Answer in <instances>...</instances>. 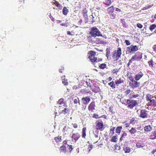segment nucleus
Wrapping results in <instances>:
<instances>
[{
    "instance_id": "4468645a",
    "label": "nucleus",
    "mask_w": 156,
    "mask_h": 156,
    "mask_svg": "<svg viewBox=\"0 0 156 156\" xmlns=\"http://www.w3.org/2000/svg\"><path fill=\"white\" fill-rule=\"evenodd\" d=\"M95 102L93 101L90 103L88 107V109L89 111L93 112L95 109Z\"/></svg>"
},
{
    "instance_id": "3c124183",
    "label": "nucleus",
    "mask_w": 156,
    "mask_h": 156,
    "mask_svg": "<svg viewBox=\"0 0 156 156\" xmlns=\"http://www.w3.org/2000/svg\"><path fill=\"white\" fill-rule=\"evenodd\" d=\"M131 91L130 90L128 89V90H126L124 92V93H125L126 95H127L130 93Z\"/></svg>"
},
{
    "instance_id": "7ed1b4c3",
    "label": "nucleus",
    "mask_w": 156,
    "mask_h": 156,
    "mask_svg": "<svg viewBox=\"0 0 156 156\" xmlns=\"http://www.w3.org/2000/svg\"><path fill=\"white\" fill-rule=\"evenodd\" d=\"M89 34L92 37H95L96 36H102V35L101 34L100 31L97 28L95 27L91 28Z\"/></svg>"
},
{
    "instance_id": "49530a36",
    "label": "nucleus",
    "mask_w": 156,
    "mask_h": 156,
    "mask_svg": "<svg viewBox=\"0 0 156 156\" xmlns=\"http://www.w3.org/2000/svg\"><path fill=\"white\" fill-rule=\"evenodd\" d=\"M109 111L111 112L112 113H114L115 112L113 111V106H111L109 108Z\"/></svg>"
},
{
    "instance_id": "0eeeda50",
    "label": "nucleus",
    "mask_w": 156,
    "mask_h": 156,
    "mask_svg": "<svg viewBox=\"0 0 156 156\" xmlns=\"http://www.w3.org/2000/svg\"><path fill=\"white\" fill-rule=\"evenodd\" d=\"M131 82H129V85L130 87L132 89H134L136 87H138L140 85V83L137 82L134 79L131 80Z\"/></svg>"
},
{
    "instance_id": "39448f33",
    "label": "nucleus",
    "mask_w": 156,
    "mask_h": 156,
    "mask_svg": "<svg viewBox=\"0 0 156 156\" xmlns=\"http://www.w3.org/2000/svg\"><path fill=\"white\" fill-rule=\"evenodd\" d=\"M104 126L103 121L101 120H98L96 122L95 128L97 130L101 131H103L105 129Z\"/></svg>"
},
{
    "instance_id": "69168bd1",
    "label": "nucleus",
    "mask_w": 156,
    "mask_h": 156,
    "mask_svg": "<svg viewBox=\"0 0 156 156\" xmlns=\"http://www.w3.org/2000/svg\"><path fill=\"white\" fill-rule=\"evenodd\" d=\"M102 59L101 58H98V59H97V62H96V63H97L98 62H99L100 61H102Z\"/></svg>"
},
{
    "instance_id": "0e129e2a",
    "label": "nucleus",
    "mask_w": 156,
    "mask_h": 156,
    "mask_svg": "<svg viewBox=\"0 0 156 156\" xmlns=\"http://www.w3.org/2000/svg\"><path fill=\"white\" fill-rule=\"evenodd\" d=\"M86 106H83V107H82V109L83 110H85L86 109Z\"/></svg>"
},
{
    "instance_id": "6e6d98bb",
    "label": "nucleus",
    "mask_w": 156,
    "mask_h": 156,
    "mask_svg": "<svg viewBox=\"0 0 156 156\" xmlns=\"http://www.w3.org/2000/svg\"><path fill=\"white\" fill-rule=\"evenodd\" d=\"M72 125L74 128H77L78 127V125L76 123H72Z\"/></svg>"
},
{
    "instance_id": "de8ad7c7",
    "label": "nucleus",
    "mask_w": 156,
    "mask_h": 156,
    "mask_svg": "<svg viewBox=\"0 0 156 156\" xmlns=\"http://www.w3.org/2000/svg\"><path fill=\"white\" fill-rule=\"evenodd\" d=\"M73 102L75 104H76L78 103L80 104V100L78 98H77L76 99H75L74 100Z\"/></svg>"
},
{
    "instance_id": "ddd939ff",
    "label": "nucleus",
    "mask_w": 156,
    "mask_h": 156,
    "mask_svg": "<svg viewBox=\"0 0 156 156\" xmlns=\"http://www.w3.org/2000/svg\"><path fill=\"white\" fill-rule=\"evenodd\" d=\"M87 84V86L90 87V90L93 92L96 93H98L99 92L100 90L99 87L94 86V87H92V86L90 83H89V85H88Z\"/></svg>"
},
{
    "instance_id": "f3484780",
    "label": "nucleus",
    "mask_w": 156,
    "mask_h": 156,
    "mask_svg": "<svg viewBox=\"0 0 156 156\" xmlns=\"http://www.w3.org/2000/svg\"><path fill=\"white\" fill-rule=\"evenodd\" d=\"M143 76V73L140 72L139 73H137L135 76L134 78L136 81L139 80Z\"/></svg>"
},
{
    "instance_id": "79ce46f5",
    "label": "nucleus",
    "mask_w": 156,
    "mask_h": 156,
    "mask_svg": "<svg viewBox=\"0 0 156 156\" xmlns=\"http://www.w3.org/2000/svg\"><path fill=\"white\" fill-rule=\"evenodd\" d=\"M144 147L143 144L142 143L137 142L136 144V147L137 148H140Z\"/></svg>"
},
{
    "instance_id": "412c9836",
    "label": "nucleus",
    "mask_w": 156,
    "mask_h": 156,
    "mask_svg": "<svg viewBox=\"0 0 156 156\" xmlns=\"http://www.w3.org/2000/svg\"><path fill=\"white\" fill-rule=\"evenodd\" d=\"M114 8L113 6H112L107 9V12L109 14L110 13H113L114 11Z\"/></svg>"
},
{
    "instance_id": "b1692460",
    "label": "nucleus",
    "mask_w": 156,
    "mask_h": 156,
    "mask_svg": "<svg viewBox=\"0 0 156 156\" xmlns=\"http://www.w3.org/2000/svg\"><path fill=\"white\" fill-rule=\"evenodd\" d=\"M123 150L125 153H129L131 151L130 148L127 146L124 147Z\"/></svg>"
},
{
    "instance_id": "338daca9",
    "label": "nucleus",
    "mask_w": 156,
    "mask_h": 156,
    "mask_svg": "<svg viewBox=\"0 0 156 156\" xmlns=\"http://www.w3.org/2000/svg\"><path fill=\"white\" fill-rule=\"evenodd\" d=\"M73 89L76 90L78 88V87L76 86H74L73 87Z\"/></svg>"
},
{
    "instance_id": "1a4fd4ad",
    "label": "nucleus",
    "mask_w": 156,
    "mask_h": 156,
    "mask_svg": "<svg viewBox=\"0 0 156 156\" xmlns=\"http://www.w3.org/2000/svg\"><path fill=\"white\" fill-rule=\"evenodd\" d=\"M134 60L139 61L142 57V54L141 53L137 52L132 57Z\"/></svg>"
},
{
    "instance_id": "58836bf2",
    "label": "nucleus",
    "mask_w": 156,
    "mask_h": 156,
    "mask_svg": "<svg viewBox=\"0 0 156 156\" xmlns=\"http://www.w3.org/2000/svg\"><path fill=\"white\" fill-rule=\"evenodd\" d=\"M148 65L149 66L152 67H153V61L152 59H151L150 61H149L148 62Z\"/></svg>"
},
{
    "instance_id": "c85d7f7f",
    "label": "nucleus",
    "mask_w": 156,
    "mask_h": 156,
    "mask_svg": "<svg viewBox=\"0 0 156 156\" xmlns=\"http://www.w3.org/2000/svg\"><path fill=\"white\" fill-rule=\"evenodd\" d=\"M62 136H58L55 137L54 138V140H55V142L56 143L60 142L62 140Z\"/></svg>"
},
{
    "instance_id": "2f4dec72",
    "label": "nucleus",
    "mask_w": 156,
    "mask_h": 156,
    "mask_svg": "<svg viewBox=\"0 0 156 156\" xmlns=\"http://www.w3.org/2000/svg\"><path fill=\"white\" fill-rule=\"evenodd\" d=\"M132 75V74L131 72H128L126 74L127 76L130 81L133 79Z\"/></svg>"
},
{
    "instance_id": "774afa93",
    "label": "nucleus",
    "mask_w": 156,
    "mask_h": 156,
    "mask_svg": "<svg viewBox=\"0 0 156 156\" xmlns=\"http://www.w3.org/2000/svg\"><path fill=\"white\" fill-rule=\"evenodd\" d=\"M61 78L62 79V80L66 79V76L65 75L62 76L61 77Z\"/></svg>"
},
{
    "instance_id": "72a5a7b5",
    "label": "nucleus",
    "mask_w": 156,
    "mask_h": 156,
    "mask_svg": "<svg viewBox=\"0 0 156 156\" xmlns=\"http://www.w3.org/2000/svg\"><path fill=\"white\" fill-rule=\"evenodd\" d=\"M52 3L55 5L57 7H59L61 6V4L55 0H53L52 1Z\"/></svg>"
},
{
    "instance_id": "a18cd8bd",
    "label": "nucleus",
    "mask_w": 156,
    "mask_h": 156,
    "mask_svg": "<svg viewBox=\"0 0 156 156\" xmlns=\"http://www.w3.org/2000/svg\"><path fill=\"white\" fill-rule=\"evenodd\" d=\"M62 83L65 85L66 86L68 85V83L67 81V79H65L62 80Z\"/></svg>"
},
{
    "instance_id": "bf43d9fd",
    "label": "nucleus",
    "mask_w": 156,
    "mask_h": 156,
    "mask_svg": "<svg viewBox=\"0 0 156 156\" xmlns=\"http://www.w3.org/2000/svg\"><path fill=\"white\" fill-rule=\"evenodd\" d=\"M83 22V20H82L81 19L80 20H79L78 22V24H79L80 25H81V24Z\"/></svg>"
},
{
    "instance_id": "20e7f679",
    "label": "nucleus",
    "mask_w": 156,
    "mask_h": 156,
    "mask_svg": "<svg viewBox=\"0 0 156 156\" xmlns=\"http://www.w3.org/2000/svg\"><path fill=\"white\" fill-rule=\"evenodd\" d=\"M88 54L89 55L88 58L92 63L95 65L96 62H97V58L95 57V56L96 55L95 52L91 51H89ZM94 66L96 67L95 66Z\"/></svg>"
},
{
    "instance_id": "cd10ccee",
    "label": "nucleus",
    "mask_w": 156,
    "mask_h": 156,
    "mask_svg": "<svg viewBox=\"0 0 156 156\" xmlns=\"http://www.w3.org/2000/svg\"><path fill=\"white\" fill-rule=\"evenodd\" d=\"M122 129V126H118L115 129V133H117L119 134Z\"/></svg>"
},
{
    "instance_id": "a211bd4d",
    "label": "nucleus",
    "mask_w": 156,
    "mask_h": 156,
    "mask_svg": "<svg viewBox=\"0 0 156 156\" xmlns=\"http://www.w3.org/2000/svg\"><path fill=\"white\" fill-rule=\"evenodd\" d=\"M149 138L151 140L156 139V130L152 132L149 136Z\"/></svg>"
},
{
    "instance_id": "dca6fc26",
    "label": "nucleus",
    "mask_w": 156,
    "mask_h": 156,
    "mask_svg": "<svg viewBox=\"0 0 156 156\" xmlns=\"http://www.w3.org/2000/svg\"><path fill=\"white\" fill-rule=\"evenodd\" d=\"M88 11L86 8H83L82 11V13L83 17L86 20L88 18L87 15Z\"/></svg>"
},
{
    "instance_id": "c9c22d12",
    "label": "nucleus",
    "mask_w": 156,
    "mask_h": 156,
    "mask_svg": "<svg viewBox=\"0 0 156 156\" xmlns=\"http://www.w3.org/2000/svg\"><path fill=\"white\" fill-rule=\"evenodd\" d=\"M153 6V4H152V5H148L147 6H145L142 8V10H146L149 9L150 8L152 7Z\"/></svg>"
},
{
    "instance_id": "13d9d810",
    "label": "nucleus",
    "mask_w": 156,
    "mask_h": 156,
    "mask_svg": "<svg viewBox=\"0 0 156 156\" xmlns=\"http://www.w3.org/2000/svg\"><path fill=\"white\" fill-rule=\"evenodd\" d=\"M69 150L70 152L71 151H72V150L73 149V148L72 147L73 146L72 145H69Z\"/></svg>"
},
{
    "instance_id": "4d7b16f0",
    "label": "nucleus",
    "mask_w": 156,
    "mask_h": 156,
    "mask_svg": "<svg viewBox=\"0 0 156 156\" xmlns=\"http://www.w3.org/2000/svg\"><path fill=\"white\" fill-rule=\"evenodd\" d=\"M135 118H133L130 121V123L132 124L133 123V122L135 121Z\"/></svg>"
},
{
    "instance_id": "5fc2aeb1",
    "label": "nucleus",
    "mask_w": 156,
    "mask_h": 156,
    "mask_svg": "<svg viewBox=\"0 0 156 156\" xmlns=\"http://www.w3.org/2000/svg\"><path fill=\"white\" fill-rule=\"evenodd\" d=\"M125 43H126V45H130V41L129 40H126L125 41Z\"/></svg>"
},
{
    "instance_id": "37998d69",
    "label": "nucleus",
    "mask_w": 156,
    "mask_h": 156,
    "mask_svg": "<svg viewBox=\"0 0 156 156\" xmlns=\"http://www.w3.org/2000/svg\"><path fill=\"white\" fill-rule=\"evenodd\" d=\"M110 18L112 19H114L115 18L116 15L113 12V13L109 14Z\"/></svg>"
},
{
    "instance_id": "680f3d73",
    "label": "nucleus",
    "mask_w": 156,
    "mask_h": 156,
    "mask_svg": "<svg viewBox=\"0 0 156 156\" xmlns=\"http://www.w3.org/2000/svg\"><path fill=\"white\" fill-rule=\"evenodd\" d=\"M153 49L154 51L156 53V44L153 46Z\"/></svg>"
},
{
    "instance_id": "f257e3e1",
    "label": "nucleus",
    "mask_w": 156,
    "mask_h": 156,
    "mask_svg": "<svg viewBox=\"0 0 156 156\" xmlns=\"http://www.w3.org/2000/svg\"><path fill=\"white\" fill-rule=\"evenodd\" d=\"M146 100L148 101L147 104V106H153L154 107L156 106V98L154 97L150 94H147L146 95Z\"/></svg>"
},
{
    "instance_id": "864d4df0",
    "label": "nucleus",
    "mask_w": 156,
    "mask_h": 156,
    "mask_svg": "<svg viewBox=\"0 0 156 156\" xmlns=\"http://www.w3.org/2000/svg\"><path fill=\"white\" fill-rule=\"evenodd\" d=\"M137 27L140 29H141L143 27V26L140 23H138L136 24Z\"/></svg>"
},
{
    "instance_id": "f03ea898",
    "label": "nucleus",
    "mask_w": 156,
    "mask_h": 156,
    "mask_svg": "<svg viewBox=\"0 0 156 156\" xmlns=\"http://www.w3.org/2000/svg\"><path fill=\"white\" fill-rule=\"evenodd\" d=\"M122 50L121 48H118L116 50L114 51L112 53V57L115 61L118 60L121 57L122 55Z\"/></svg>"
},
{
    "instance_id": "e433bc0d",
    "label": "nucleus",
    "mask_w": 156,
    "mask_h": 156,
    "mask_svg": "<svg viewBox=\"0 0 156 156\" xmlns=\"http://www.w3.org/2000/svg\"><path fill=\"white\" fill-rule=\"evenodd\" d=\"M104 116H105V115H102L101 116L99 117L98 114L96 113H94L93 114L92 117L94 118H95V119H98Z\"/></svg>"
},
{
    "instance_id": "393cba45",
    "label": "nucleus",
    "mask_w": 156,
    "mask_h": 156,
    "mask_svg": "<svg viewBox=\"0 0 156 156\" xmlns=\"http://www.w3.org/2000/svg\"><path fill=\"white\" fill-rule=\"evenodd\" d=\"M103 3L107 6H110L112 4L111 0H105Z\"/></svg>"
},
{
    "instance_id": "8fccbe9b",
    "label": "nucleus",
    "mask_w": 156,
    "mask_h": 156,
    "mask_svg": "<svg viewBox=\"0 0 156 156\" xmlns=\"http://www.w3.org/2000/svg\"><path fill=\"white\" fill-rule=\"evenodd\" d=\"M139 96V95L137 94L135 95H133L132 96H131L129 97V99H131L133 98H136Z\"/></svg>"
},
{
    "instance_id": "c756f323",
    "label": "nucleus",
    "mask_w": 156,
    "mask_h": 156,
    "mask_svg": "<svg viewBox=\"0 0 156 156\" xmlns=\"http://www.w3.org/2000/svg\"><path fill=\"white\" fill-rule=\"evenodd\" d=\"M115 84H116L115 83H114L113 81H112L108 83V85L113 89H114L115 88Z\"/></svg>"
},
{
    "instance_id": "e2e57ef3",
    "label": "nucleus",
    "mask_w": 156,
    "mask_h": 156,
    "mask_svg": "<svg viewBox=\"0 0 156 156\" xmlns=\"http://www.w3.org/2000/svg\"><path fill=\"white\" fill-rule=\"evenodd\" d=\"M60 25L62 26H63L65 27H67V25L66 23H62L60 24Z\"/></svg>"
},
{
    "instance_id": "aec40b11",
    "label": "nucleus",
    "mask_w": 156,
    "mask_h": 156,
    "mask_svg": "<svg viewBox=\"0 0 156 156\" xmlns=\"http://www.w3.org/2000/svg\"><path fill=\"white\" fill-rule=\"evenodd\" d=\"M144 129L145 131L148 132L151 131L152 129V128L150 125H148L144 127Z\"/></svg>"
},
{
    "instance_id": "5701e85b",
    "label": "nucleus",
    "mask_w": 156,
    "mask_h": 156,
    "mask_svg": "<svg viewBox=\"0 0 156 156\" xmlns=\"http://www.w3.org/2000/svg\"><path fill=\"white\" fill-rule=\"evenodd\" d=\"M60 152H62L65 153L66 151V147L64 145H62L61 146L59 149Z\"/></svg>"
},
{
    "instance_id": "2eb2a0df",
    "label": "nucleus",
    "mask_w": 156,
    "mask_h": 156,
    "mask_svg": "<svg viewBox=\"0 0 156 156\" xmlns=\"http://www.w3.org/2000/svg\"><path fill=\"white\" fill-rule=\"evenodd\" d=\"M129 132L130 133V134L133 135L135 133H137L139 135H140L142 134V133L140 131H138L137 132V130L135 129V128L133 127H132L131 129L129 131Z\"/></svg>"
},
{
    "instance_id": "a878e982",
    "label": "nucleus",
    "mask_w": 156,
    "mask_h": 156,
    "mask_svg": "<svg viewBox=\"0 0 156 156\" xmlns=\"http://www.w3.org/2000/svg\"><path fill=\"white\" fill-rule=\"evenodd\" d=\"M69 12L68 9H67V8L64 7H63L62 9V13L63 14L65 15H66L68 14V13Z\"/></svg>"
},
{
    "instance_id": "4be33fe9",
    "label": "nucleus",
    "mask_w": 156,
    "mask_h": 156,
    "mask_svg": "<svg viewBox=\"0 0 156 156\" xmlns=\"http://www.w3.org/2000/svg\"><path fill=\"white\" fill-rule=\"evenodd\" d=\"M124 82V80L120 78L119 79L116 80L115 82V84L117 86H118L119 84L123 83Z\"/></svg>"
},
{
    "instance_id": "7c9ffc66",
    "label": "nucleus",
    "mask_w": 156,
    "mask_h": 156,
    "mask_svg": "<svg viewBox=\"0 0 156 156\" xmlns=\"http://www.w3.org/2000/svg\"><path fill=\"white\" fill-rule=\"evenodd\" d=\"M127 136V134L124 131L123 133L122 134L120 138V141H122L123 140V138H124Z\"/></svg>"
},
{
    "instance_id": "bb28decb",
    "label": "nucleus",
    "mask_w": 156,
    "mask_h": 156,
    "mask_svg": "<svg viewBox=\"0 0 156 156\" xmlns=\"http://www.w3.org/2000/svg\"><path fill=\"white\" fill-rule=\"evenodd\" d=\"M66 102H64V100L63 98H61L58 100L57 102V104L59 105H62L63 104L65 105Z\"/></svg>"
},
{
    "instance_id": "f704fd0d",
    "label": "nucleus",
    "mask_w": 156,
    "mask_h": 156,
    "mask_svg": "<svg viewBox=\"0 0 156 156\" xmlns=\"http://www.w3.org/2000/svg\"><path fill=\"white\" fill-rule=\"evenodd\" d=\"M117 138L116 136H114L112 137L110 140L111 142H117Z\"/></svg>"
},
{
    "instance_id": "9b49d317",
    "label": "nucleus",
    "mask_w": 156,
    "mask_h": 156,
    "mask_svg": "<svg viewBox=\"0 0 156 156\" xmlns=\"http://www.w3.org/2000/svg\"><path fill=\"white\" fill-rule=\"evenodd\" d=\"M147 111L145 109H142L140 111L139 117L142 118H147Z\"/></svg>"
},
{
    "instance_id": "ea45409f",
    "label": "nucleus",
    "mask_w": 156,
    "mask_h": 156,
    "mask_svg": "<svg viewBox=\"0 0 156 156\" xmlns=\"http://www.w3.org/2000/svg\"><path fill=\"white\" fill-rule=\"evenodd\" d=\"M106 67V65L105 63H102L99 65V67L100 69H104Z\"/></svg>"
},
{
    "instance_id": "4c0bfd02",
    "label": "nucleus",
    "mask_w": 156,
    "mask_h": 156,
    "mask_svg": "<svg viewBox=\"0 0 156 156\" xmlns=\"http://www.w3.org/2000/svg\"><path fill=\"white\" fill-rule=\"evenodd\" d=\"M156 28V25L155 24H153L150 26L149 29L150 30L152 31L153 30Z\"/></svg>"
},
{
    "instance_id": "6ab92c4d",
    "label": "nucleus",
    "mask_w": 156,
    "mask_h": 156,
    "mask_svg": "<svg viewBox=\"0 0 156 156\" xmlns=\"http://www.w3.org/2000/svg\"><path fill=\"white\" fill-rule=\"evenodd\" d=\"M87 128L86 127H83L82 129V136L83 138L85 139L86 136Z\"/></svg>"
},
{
    "instance_id": "9d476101",
    "label": "nucleus",
    "mask_w": 156,
    "mask_h": 156,
    "mask_svg": "<svg viewBox=\"0 0 156 156\" xmlns=\"http://www.w3.org/2000/svg\"><path fill=\"white\" fill-rule=\"evenodd\" d=\"M80 137V135L78 133H74L71 136L72 140L76 142L78 140Z\"/></svg>"
},
{
    "instance_id": "c03bdc74",
    "label": "nucleus",
    "mask_w": 156,
    "mask_h": 156,
    "mask_svg": "<svg viewBox=\"0 0 156 156\" xmlns=\"http://www.w3.org/2000/svg\"><path fill=\"white\" fill-rule=\"evenodd\" d=\"M133 61H134V60L132 57L129 60V61L127 64V67H129L130 65L132 63Z\"/></svg>"
},
{
    "instance_id": "6e6552de",
    "label": "nucleus",
    "mask_w": 156,
    "mask_h": 156,
    "mask_svg": "<svg viewBox=\"0 0 156 156\" xmlns=\"http://www.w3.org/2000/svg\"><path fill=\"white\" fill-rule=\"evenodd\" d=\"M138 50V47L136 45L133 46L131 45L130 47H128L127 48V50L129 53H131L133 51L135 52Z\"/></svg>"
},
{
    "instance_id": "a19ab883",
    "label": "nucleus",
    "mask_w": 156,
    "mask_h": 156,
    "mask_svg": "<svg viewBox=\"0 0 156 156\" xmlns=\"http://www.w3.org/2000/svg\"><path fill=\"white\" fill-rule=\"evenodd\" d=\"M115 129V127H111L110 129V133L112 135L114 134V130Z\"/></svg>"
},
{
    "instance_id": "09e8293b",
    "label": "nucleus",
    "mask_w": 156,
    "mask_h": 156,
    "mask_svg": "<svg viewBox=\"0 0 156 156\" xmlns=\"http://www.w3.org/2000/svg\"><path fill=\"white\" fill-rule=\"evenodd\" d=\"M119 69H115L113 70L112 73L113 74L116 73L117 74V73L119 71Z\"/></svg>"
},
{
    "instance_id": "f8f14e48",
    "label": "nucleus",
    "mask_w": 156,
    "mask_h": 156,
    "mask_svg": "<svg viewBox=\"0 0 156 156\" xmlns=\"http://www.w3.org/2000/svg\"><path fill=\"white\" fill-rule=\"evenodd\" d=\"M90 101V98L88 96L83 97L81 99L82 103L85 105H87Z\"/></svg>"
},
{
    "instance_id": "603ef678",
    "label": "nucleus",
    "mask_w": 156,
    "mask_h": 156,
    "mask_svg": "<svg viewBox=\"0 0 156 156\" xmlns=\"http://www.w3.org/2000/svg\"><path fill=\"white\" fill-rule=\"evenodd\" d=\"M92 145L91 144H89L88 145V149L89 152H90V150L92 149Z\"/></svg>"
},
{
    "instance_id": "052dcab7",
    "label": "nucleus",
    "mask_w": 156,
    "mask_h": 156,
    "mask_svg": "<svg viewBox=\"0 0 156 156\" xmlns=\"http://www.w3.org/2000/svg\"><path fill=\"white\" fill-rule=\"evenodd\" d=\"M115 10L116 11L118 12H122V11L121 10L118 8H116Z\"/></svg>"
},
{
    "instance_id": "473e14b6",
    "label": "nucleus",
    "mask_w": 156,
    "mask_h": 156,
    "mask_svg": "<svg viewBox=\"0 0 156 156\" xmlns=\"http://www.w3.org/2000/svg\"><path fill=\"white\" fill-rule=\"evenodd\" d=\"M69 112V108H65L61 111V113L65 114L68 113Z\"/></svg>"
},
{
    "instance_id": "423d86ee",
    "label": "nucleus",
    "mask_w": 156,
    "mask_h": 156,
    "mask_svg": "<svg viewBox=\"0 0 156 156\" xmlns=\"http://www.w3.org/2000/svg\"><path fill=\"white\" fill-rule=\"evenodd\" d=\"M126 103L128 104L127 107L131 109H132L137 105L136 101L134 100L128 99L127 100Z\"/></svg>"
}]
</instances>
